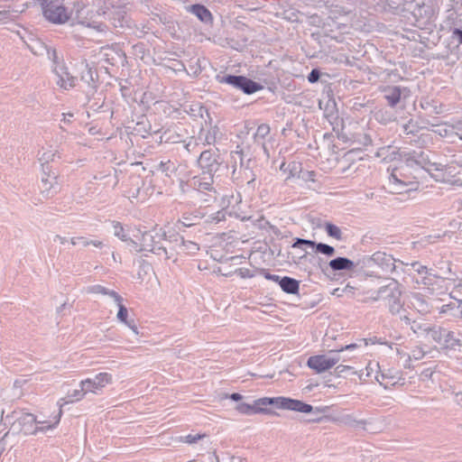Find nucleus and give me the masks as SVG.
<instances>
[{"label": "nucleus", "instance_id": "obj_44", "mask_svg": "<svg viewBox=\"0 0 462 462\" xmlns=\"http://www.w3.org/2000/svg\"><path fill=\"white\" fill-rule=\"evenodd\" d=\"M270 133V127L268 125L263 124L258 126L254 138L256 140L258 139H263L266 135H268Z\"/></svg>", "mask_w": 462, "mask_h": 462}, {"label": "nucleus", "instance_id": "obj_24", "mask_svg": "<svg viewBox=\"0 0 462 462\" xmlns=\"http://www.w3.org/2000/svg\"><path fill=\"white\" fill-rule=\"evenodd\" d=\"M409 337L410 344L411 345L412 342L417 343L419 342L420 345H415L414 346H410L411 347V353L409 354V359L411 360H420L422 359L425 355L429 352L430 347L427 346L428 341L420 342L419 338L414 337L413 340H411V337Z\"/></svg>", "mask_w": 462, "mask_h": 462}, {"label": "nucleus", "instance_id": "obj_30", "mask_svg": "<svg viewBox=\"0 0 462 462\" xmlns=\"http://www.w3.org/2000/svg\"><path fill=\"white\" fill-rule=\"evenodd\" d=\"M26 7H27V5L25 4H23L21 6H19L18 8L13 9L12 11H10V10L0 11V24H4L10 21L14 20V18L17 16V14L23 13Z\"/></svg>", "mask_w": 462, "mask_h": 462}, {"label": "nucleus", "instance_id": "obj_64", "mask_svg": "<svg viewBox=\"0 0 462 462\" xmlns=\"http://www.w3.org/2000/svg\"><path fill=\"white\" fill-rule=\"evenodd\" d=\"M333 294L337 295V297H341L343 294H345V292H342V289L337 288L334 290Z\"/></svg>", "mask_w": 462, "mask_h": 462}, {"label": "nucleus", "instance_id": "obj_52", "mask_svg": "<svg viewBox=\"0 0 462 462\" xmlns=\"http://www.w3.org/2000/svg\"><path fill=\"white\" fill-rule=\"evenodd\" d=\"M69 400H66L65 398H60L58 402H57V408L56 407H51L52 411H61V412L63 413V407L69 403Z\"/></svg>", "mask_w": 462, "mask_h": 462}, {"label": "nucleus", "instance_id": "obj_28", "mask_svg": "<svg viewBox=\"0 0 462 462\" xmlns=\"http://www.w3.org/2000/svg\"><path fill=\"white\" fill-rule=\"evenodd\" d=\"M70 244L74 246H79L82 248L88 247L89 245L97 248H102L104 246V243L101 240L91 239L86 236L72 237L70 239Z\"/></svg>", "mask_w": 462, "mask_h": 462}, {"label": "nucleus", "instance_id": "obj_55", "mask_svg": "<svg viewBox=\"0 0 462 462\" xmlns=\"http://www.w3.org/2000/svg\"><path fill=\"white\" fill-rule=\"evenodd\" d=\"M319 79V72L317 69H312L311 72L308 76V79L311 83L318 81Z\"/></svg>", "mask_w": 462, "mask_h": 462}, {"label": "nucleus", "instance_id": "obj_37", "mask_svg": "<svg viewBox=\"0 0 462 462\" xmlns=\"http://www.w3.org/2000/svg\"><path fill=\"white\" fill-rule=\"evenodd\" d=\"M385 98L390 106L396 105L401 97V90L398 88H389L386 89Z\"/></svg>", "mask_w": 462, "mask_h": 462}, {"label": "nucleus", "instance_id": "obj_59", "mask_svg": "<svg viewBox=\"0 0 462 462\" xmlns=\"http://www.w3.org/2000/svg\"><path fill=\"white\" fill-rule=\"evenodd\" d=\"M265 278L268 279V280H272V281L277 282H279V281L282 279L278 275L270 274V273H266L265 274Z\"/></svg>", "mask_w": 462, "mask_h": 462}, {"label": "nucleus", "instance_id": "obj_4", "mask_svg": "<svg viewBox=\"0 0 462 462\" xmlns=\"http://www.w3.org/2000/svg\"><path fill=\"white\" fill-rule=\"evenodd\" d=\"M253 403L255 414H270L271 411L266 408L269 405H273L281 410L293 411L301 413H310L313 411V407L310 404L283 396L263 397L254 400Z\"/></svg>", "mask_w": 462, "mask_h": 462}, {"label": "nucleus", "instance_id": "obj_19", "mask_svg": "<svg viewBox=\"0 0 462 462\" xmlns=\"http://www.w3.org/2000/svg\"><path fill=\"white\" fill-rule=\"evenodd\" d=\"M302 245L316 247L317 252L326 254L328 256H332L335 254V248L331 245L323 243L316 244L314 241L302 238H297L296 241L293 243L292 247L299 248Z\"/></svg>", "mask_w": 462, "mask_h": 462}, {"label": "nucleus", "instance_id": "obj_31", "mask_svg": "<svg viewBox=\"0 0 462 462\" xmlns=\"http://www.w3.org/2000/svg\"><path fill=\"white\" fill-rule=\"evenodd\" d=\"M279 284L283 291L287 293H297L299 291V282L295 279L283 277L279 281Z\"/></svg>", "mask_w": 462, "mask_h": 462}, {"label": "nucleus", "instance_id": "obj_49", "mask_svg": "<svg viewBox=\"0 0 462 462\" xmlns=\"http://www.w3.org/2000/svg\"><path fill=\"white\" fill-rule=\"evenodd\" d=\"M114 234L116 236L119 237L123 241H127L126 236L125 235L124 228L120 224H116L114 226Z\"/></svg>", "mask_w": 462, "mask_h": 462}, {"label": "nucleus", "instance_id": "obj_54", "mask_svg": "<svg viewBox=\"0 0 462 462\" xmlns=\"http://www.w3.org/2000/svg\"><path fill=\"white\" fill-rule=\"evenodd\" d=\"M201 438H202V436H201V435H199V434H197V435H191V434H189V435H187V436L185 437L184 441H185L186 443L192 444V443L197 442V441H198L199 439H200Z\"/></svg>", "mask_w": 462, "mask_h": 462}, {"label": "nucleus", "instance_id": "obj_14", "mask_svg": "<svg viewBox=\"0 0 462 462\" xmlns=\"http://www.w3.org/2000/svg\"><path fill=\"white\" fill-rule=\"evenodd\" d=\"M219 82L231 85L237 89L243 90L245 94H253L261 88L256 82L243 76H224L219 79Z\"/></svg>", "mask_w": 462, "mask_h": 462}, {"label": "nucleus", "instance_id": "obj_39", "mask_svg": "<svg viewBox=\"0 0 462 462\" xmlns=\"http://www.w3.org/2000/svg\"><path fill=\"white\" fill-rule=\"evenodd\" d=\"M226 212L224 210H219L214 214H210L206 217V223L209 224H217L221 221L226 220Z\"/></svg>", "mask_w": 462, "mask_h": 462}, {"label": "nucleus", "instance_id": "obj_9", "mask_svg": "<svg viewBox=\"0 0 462 462\" xmlns=\"http://www.w3.org/2000/svg\"><path fill=\"white\" fill-rule=\"evenodd\" d=\"M70 12H73V15L71 16L70 20L76 21L78 23L84 24L88 27H93L100 32L105 30L106 26H104L102 23H97L94 20V11L88 5L77 3L74 5V7L70 10Z\"/></svg>", "mask_w": 462, "mask_h": 462}, {"label": "nucleus", "instance_id": "obj_40", "mask_svg": "<svg viewBox=\"0 0 462 462\" xmlns=\"http://www.w3.org/2000/svg\"><path fill=\"white\" fill-rule=\"evenodd\" d=\"M88 391L85 389V386H79V389L73 390L70 393H69V402H77L82 400L86 394H88Z\"/></svg>", "mask_w": 462, "mask_h": 462}, {"label": "nucleus", "instance_id": "obj_62", "mask_svg": "<svg viewBox=\"0 0 462 462\" xmlns=\"http://www.w3.org/2000/svg\"><path fill=\"white\" fill-rule=\"evenodd\" d=\"M54 241L59 242L61 245H64L67 242V238L60 236H56Z\"/></svg>", "mask_w": 462, "mask_h": 462}, {"label": "nucleus", "instance_id": "obj_36", "mask_svg": "<svg viewBox=\"0 0 462 462\" xmlns=\"http://www.w3.org/2000/svg\"><path fill=\"white\" fill-rule=\"evenodd\" d=\"M124 299L120 295V302L116 303L118 307V312L116 314V319L119 322L125 324V326L129 323L130 319H128V310L123 304Z\"/></svg>", "mask_w": 462, "mask_h": 462}, {"label": "nucleus", "instance_id": "obj_18", "mask_svg": "<svg viewBox=\"0 0 462 462\" xmlns=\"http://www.w3.org/2000/svg\"><path fill=\"white\" fill-rule=\"evenodd\" d=\"M391 171V175L389 177V190L391 193H401L402 189V178L403 173L402 172V169L398 166H392L388 169Z\"/></svg>", "mask_w": 462, "mask_h": 462}, {"label": "nucleus", "instance_id": "obj_43", "mask_svg": "<svg viewBox=\"0 0 462 462\" xmlns=\"http://www.w3.org/2000/svg\"><path fill=\"white\" fill-rule=\"evenodd\" d=\"M420 107L425 111V115H431L434 113H438L437 106H434L431 101L428 99H420L419 101Z\"/></svg>", "mask_w": 462, "mask_h": 462}, {"label": "nucleus", "instance_id": "obj_26", "mask_svg": "<svg viewBox=\"0 0 462 462\" xmlns=\"http://www.w3.org/2000/svg\"><path fill=\"white\" fill-rule=\"evenodd\" d=\"M85 291L88 294H102L111 298L115 303L120 302V295L116 291L106 288L101 284L88 286Z\"/></svg>", "mask_w": 462, "mask_h": 462}, {"label": "nucleus", "instance_id": "obj_12", "mask_svg": "<svg viewBox=\"0 0 462 462\" xmlns=\"http://www.w3.org/2000/svg\"><path fill=\"white\" fill-rule=\"evenodd\" d=\"M113 383V375L107 372L97 374L94 377L86 378L79 383V386H85L88 393L99 394L109 384Z\"/></svg>", "mask_w": 462, "mask_h": 462}, {"label": "nucleus", "instance_id": "obj_6", "mask_svg": "<svg viewBox=\"0 0 462 462\" xmlns=\"http://www.w3.org/2000/svg\"><path fill=\"white\" fill-rule=\"evenodd\" d=\"M370 299L387 300L389 310L393 314H399L402 308L400 284L393 279L383 281V284H381L376 291V296H372Z\"/></svg>", "mask_w": 462, "mask_h": 462}, {"label": "nucleus", "instance_id": "obj_25", "mask_svg": "<svg viewBox=\"0 0 462 462\" xmlns=\"http://www.w3.org/2000/svg\"><path fill=\"white\" fill-rule=\"evenodd\" d=\"M409 308L413 309L420 314L430 312V305L420 294L412 293L409 296Z\"/></svg>", "mask_w": 462, "mask_h": 462}, {"label": "nucleus", "instance_id": "obj_46", "mask_svg": "<svg viewBox=\"0 0 462 462\" xmlns=\"http://www.w3.org/2000/svg\"><path fill=\"white\" fill-rule=\"evenodd\" d=\"M376 291H378V288H369L364 291L365 298L363 300V302L369 303V302H374L378 300H373L370 299L372 296H376Z\"/></svg>", "mask_w": 462, "mask_h": 462}, {"label": "nucleus", "instance_id": "obj_56", "mask_svg": "<svg viewBox=\"0 0 462 462\" xmlns=\"http://www.w3.org/2000/svg\"><path fill=\"white\" fill-rule=\"evenodd\" d=\"M237 273H238V274L242 278H251V277H253V273H251V271L249 269H246V268H240L237 271Z\"/></svg>", "mask_w": 462, "mask_h": 462}, {"label": "nucleus", "instance_id": "obj_38", "mask_svg": "<svg viewBox=\"0 0 462 462\" xmlns=\"http://www.w3.org/2000/svg\"><path fill=\"white\" fill-rule=\"evenodd\" d=\"M325 229H326L327 234L329 236H331L337 240L342 239V232L338 226H337L331 223H327L325 226Z\"/></svg>", "mask_w": 462, "mask_h": 462}, {"label": "nucleus", "instance_id": "obj_42", "mask_svg": "<svg viewBox=\"0 0 462 462\" xmlns=\"http://www.w3.org/2000/svg\"><path fill=\"white\" fill-rule=\"evenodd\" d=\"M288 168H289V170H288L289 174L286 177V180L294 178L296 176L299 178V175H300L302 172L300 163L296 162H292L289 163Z\"/></svg>", "mask_w": 462, "mask_h": 462}, {"label": "nucleus", "instance_id": "obj_34", "mask_svg": "<svg viewBox=\"0 0 462 462\" xmlns=\"http://www.w3.org/2000/svg\"><path fill=\"white\" fill-rule=\"evenodd\" d=\"M204 217L206 216L204 214H201L200 212H196L192 214L185 213L182 215L181 218L180 219V222L184 226H191L196 225Z\"/></svg>", "mask_w": 462, "mask_h": 462}, {"label": "nucleus", "instance_id": "obj_32", "mask_svg": "<svg viewBox=\"0 0 462 462\" xmlns=\"http://www.w3.org/2000/svg\"><path fill=\"white\" fill-rule=\"evenodd\" d=\"M337 421L342 425L354 428L363 426L365 423V420H358L354 413L342 414Z\"/></svg>", "mask_w": 462, "mask_h": 462}, {"label": "nucleus", "instance_id": "obj_60", "mask_svg": "<svg viewBox=\"0 0 462 462\" xmlns=\"http://www.w3.org/2000/svg\"><path fill=\"white\" fill-rule=\"evenodd\" d=\"M68 306L69 304L67 302L62 303L60 306L57 308L56 312L58 314H61Z\"/></svg>", "mask_w": 462, "mask_h": 462}, {"label": "nucleus", "instance_id": "obj_22", "mask_svg": "<svg viewBox=\"0 0 462 462\" xmlns=\"http://www.w3.org/2000/svg\"><path fill=\"white\" fill-rule=\"evenodd\" d=\"M199 164L206 172H214L218 168V162L210 151H204L200 153Z\"/></svg>", "mask_w": 462, "mask_h": 462}, {"label": "nucleus", "instance_id": "obj_41", "mask_svg": "<svg viewBox=\"0 0 462 462\" xmlns=\"http://www.w3.org/2000/svg\"><path fill=\"white\" fill-rule=\"evenodd\" d=\"M236 410L244 415H253L255 414V410L254 408V403H246V402H240L236 406Z\"/></svg>", "mask_w": 462, "mask_h": 462}, {"label": "nucleus", "instance_id": "obj_13", "mask_svg": "<svg viewBox=\"0 0 462 462\" xmlns=\"http://www.w3.org/2000/svg\"><path fill=\"white\" fill-rule=\"evenodd\" d=\"M12 429L14 431L23 432L25 435H34L40 432L36 423V416L29 412L20 413L12 424Z\"/></svg>", "mask_w": 462, "mask_h": 462}, {"label": "nucleus", "instance_id": "obj_10", "mask_svg": "<svg viewBox=\"0 0 462 462\" xmlns=\"http://www.w3.org/2000/svg\"><path fill=\"white\" fill-rule=\"evenodd\" d=\"M39 189L43 199L53 198L60 189L58 173L55 171H41Z\"/></svg>", "mask_w": 462, "mask_h": 462}, {"label": "nucleus", "instance_id": "obj_33", "mask_svg": "<svg viewBox=\"0 0 462 462\" xmlns=\"http://www.w3.org/2000/svg\"><path fill=\"white\" fill-rule=\"evenodd\" d=\"M460 303H462V300L459 301L458 304L455 302H450L448 304L443 305L440 308V313L442 314H450L454 318H462V309L460 308Z\"/></svg>", "mask_w": 462, "mask_h": 462}, {"label": "nucleus", "instance_id": "obj_1", "mask_svg": "<svg viewBox=\"0 0 462 462\" xmlns=\"http://www.w3.org/2000/svg\"><path fill=\"white\" fill-rule=\"evenodd\" d=\"M432 136L426 125L414 129L412 120L406 124V195L420 189V180L430 175L436 181L462 186V152L453 154L446 164L431 162L426 147Z\"/></svg>", "mask_w": 462, "mask_h": 462}, {"label": "nucleus", "instance_id": "obj_23", "mask_svg": "<svg viewBox=\"0 0 462 462\" xmlns=\"http://www.w3.org/2000/svg\"><path fill=\"white\" fill-rule=\"evenodd\" d=\"M199 249V245L192 241H184L183 238H180L176 240L174 245H169V252L173 254V251H176L178 254H191L197 252Z\"/></svg>", "mask_w": 462, "mask_h": 462}, {"label": "nucleus", "instance_id": "obj_3", "mask_svg": "<svg viewBox=\"0 0 462 462\" xmlns=\"http://www.w3.org/2000/svg\"><path fill=\"white\" fill-rule=\"evenodd\" d=\"M171 242L165 239V232L162 228H154L142 235L141 242L130 239L128 246L135 252H152L158 255H162L166 259L173 257V254L169 252Z\"/></svg>", "mask_w": 462, "mask_h": 462}, {"label": "nucleus", "instance_id": "obj_47", "mask_svg": "<svg viewBox=\"0 0 462 462\" xmlns=\"http://www.w3.org/2000/svg\"><path fill=\"white\" fill-rule=\"evenodd\" d=\"M455 135H457V141H462V118L453 122Z\"/></svg>", "mask_w": 462, "mask_h": 462}, {"label": "nucleus", "instance_id": "obj_8", "mask_svg": "<svg viewBox=\"0 0 462 462\" xmlns=\"http://www.w3.org/2000/svg\"><path fill=\"white\" fill-rule=\"evenodd\" d=\"M353 347H355V345H348L345 349ZM343 350L344 348H341L340 350H330L324 355L312 356L308 359L307 365L310 368L315 370L319 374L324 373L332 368L341 360L340 352Z\"/></svg>", "mask_w": 462, "mask_h": 462}, {"label": "nucleus", "instance_id": "obj_2", "mask_svg": "<svg viewBox=\"0 0 462 462\" xmlns=\"http://www.w3.org/2000/svg\"><path fill=\"white\" fill-rule=\"evenodd\" d=\"M412 333H408L411 340L414 337L423 341H434L445 349L457 350L462 346V332L449 330L439 326H430L424 320H416L411 324Z\"/></svg>", "mask_w": 462, "mask_h": 462}, {"label": "nucleus", "instance_id": "obj_63", "mask_svg": "<svg viewBox=\"0 0 462 462\" xmlns=\"http://www.w3.org/2000/svg\"><path fill=\"white\" fill-rule=\"evenodd\" d=\"M230 399L233 400V401H236L237 402V401H240L242 399V395L239 394V393H232L230 395Z\"/></svg>", "mask_w": 462, "mask_h": 462}, {"label": "nucleus", "instance_id": "obj_45", "mask_svg": "<svg viewBox=\"0 0 462 462\" xmlns=\"http://www.w3.org/2000/svg\"><path fill=\"white\" fill-rule=\"evenodd\" d=\"M218 462H243V458L231 455L229 453H224L217 457Z\"/></svg>", "mask_w": 462, "mask_h": 462}, {"label": "nucleus", "instance_id": "obj_48", "mask_svg": "<svg viewBox=\"0 0 462 462\" xmlns=\"http://www.w3.org/2000/svg\"><path fill=\"white\" fill-rule=\"evenodd\" d=\"M174 168V163H172L171 161L161 162V163L159 164V170L166 174H168L169 171H172Z\"/></svg>", "mask_w": 462, "mask_h": 462}, {"label": "nucleus", "instance_id": "obj_5", "mask_svg": "<svg viewBox=\"0 0 462 462\" xmlns=\"http://www.w3.org/2000/svg\"><path fill=\"white\" fill-rule=\"evenodd\" d=\"M448 281L445 278L430 273L427 266L419 262H406V284L410 282L415 285L422 284L428 289L434 284H438L442 288V284L447 283Z\"/></svg>", "mask_w": 462, "mask_h": 462}, {"label": "nucleus", "instance_id": "obj_35", "mask_svg": "<svg viewBox=\"0 0 462 462\" xmlns=\"http://www.w3.org/2000/svg\"><path fill=\"white\" fill-rule=\"evenodd\" d=\"M191 10L192 13L202 22H208L211 19L210 12L203 5H192Z\"/></svg>", "mask_w": 462, "mask_h": 462}, {"label": "nucleus", "instance_id": "obj_51", "mask_svg": "<svg viewBox=\"0 0 462 462\" xmlns=\"http://www.w3.org/2000/svg\"><path fill=\"white\" fill-rule=\"evenodd\" d=\"M126 327L129 328L132 330L133 334L136 337L141 336V332L139 331V328L136 326V324H135L134 319H130V321H129V323H127Z\"/></svg>", "mask_w": 462, "mask_h": 462}, {"label": "nucleus", "instance_id": "obj_50", "mask_svg": "<svg viewBox=\"0 0 462 462\" xmlns=\"http://www.w3.org/2000/svg\"><path fill=\"white\" fill-rule=\"evenodd\" d=\"M315 173L314 171H302L299 178L302 179L305 181H315Z\"/></svg>", "mask_w": 462, "mask_h": 462}, {"label": "nucleus", "instance_id": "obj_21", "mask_svg": "<svg viewBox=\"0 0 462 462\" xmlns=\"http://www.w3.org/2000/svg\"><path fill=\"white\" fill-rule=\"evenodd\" d=\"M213 183L212 172L203 171L201 175L192 179L191 186L198 191L211 190Z\"/></svg>", "mask_w": 462, "mask_h": 462}, {"label": "nucleus", "instance_id": "obj_57", "mask_svg": "<svg viewBox=\"0 0 462 462\" xmlns=\"http://www.w3.org/2000/svg\"><path fill=\"white\" fill-rule=\"evenodd\" d=\"M454 36L457 38L459 43L462 44V30L461 29H455L453 32Z\"/></svg>", "mask_w": 462, "mask_h": 462}, {"label": "nucleus", "instance_id": "obj_29", "mask_svg": "<svg viewBox=\"0 0 462 462\" xmlns=\"http://www.w3.org/2000/svg\"><path fill=\"white\" fill-rule=\"evenodd\" d=\"M328 265L333 271H351L356 267L354 262L346 257H337L333 259L328 263Z\"/></svg>", "mask_w": 462, "mask_h": 462}, {"label": "nucleus", "instance_id": "obj_58", "mask_svg": "<svg viewBox=\"0 0 462 462\" xmlns=\"http://www.w3.org/2000/svg\"><path fill=\"white\" fill-rule=\"evenodd\" d=\"M354 290H355L354 287L347 284L345 288L342 289V292H345V294L353 296Z\"/></svg>", "mask_w": 462, "mask_h": 462}, {"label": "nucleus", "instance_id": "obj_15", "mask_svg": "<svg viewBox=\"0 0 462 462\" xmlns=\"http://www.w3.org/2000/svg\"><path fill=\"white\" fill-rule=\"evenodd\" d=\"M60 158L59 150L53 145L47 144L42 146L37 152V161L41 171H54L51 163Z\"/></svg>", "mask_w": 462, "mask_h": 462}, {"label": "nucleus", "instance_id": "obj_7", "mask_svg": "<svg viewBox=\"0 0 462 462\" xmlns=\"http://www.w3.org/2000/svg\"><path fill=\"white\" fill-rule=\"evenodd\" d=\"M42 8L45 19L55 24H63L73 15L62 0H43Z\"/></svg>", "mask_w": 462, "mask_h": 462}, {"label": "nucleus", "instance_id": "obj_53", "mask_svg": "<svg viewBox=\"0 0 462 462\" xmlns=\"http://www.w3.org/2000/svg\"><path fill=\"white\" fill-rule=\"evenodd\" d=\"M85 69L87 70V76L85 75H82L81 79L83 80H86L88 84L90 83V81H93L94 79H93V73H92V70L90 68H88V64H85Z\"/></svg>", "mask_w": 462, "mask_h": 462}, {"label": "nucleus", "instance_id": "obj_61", "mask_svg": "<svg viewBox=\"0 0 462 462\" xmlns=\"http://www.w3.org/2000/svg\"><path fill=\"white\" fill-rule=\"evenodd\" d=\"M349 369H351L350 366H348V365H337V368H336V370L338 373H342V372H344L346 370H349Z\"/></svg>", "mask_w": 462, "mask_h": 462}, {"label": "nucleus", "instance_id": "obj_27", "mask_svg": "<svg viewBox=\"0 0 462 462\" xmlns=\"http://www.w3.org/2000/svg\"><path fill=\"white\" fill-rule=\"evenodd\" d=\"M371 261L378 264L383 271H388L393 265L392 256L381 252L374 253L371 257Z\"/></svg>", "mask_w": 462, "mask_h": 462}, {"label": "nucleus", "instance_id": "obj_20", "mask_svg": "<svg viewBox=\"0 0 462 462\" xmlns=\"http://www.w3.org/2000/svg\"><path fill=\"white\" fill-rule=\"evenodd\" d=\"M434 127L432 132L442 138H446L451 143H457V135H455L453 123H441L439 125H432Z\"/></svg>", "mask_w": 462, "mask_h": 462}, {"label": "nucleus", "instance_id": "obj_16", "mask_svg": "<svg viewBox=\"0 0 462 462\" xmlns=\"http://www.w3.org/2000/svg\"><path fill=\"white\" fill-rule=\"evenodd\" d=\"M57 77L56 84L64 90H69L75 87L77 79L72 76L68 68L63 65H57L54 69Z\"/></svg>", "mask_w": 462, "mask_h": 462}, {"label": "nucleus", "instance_id": "obj_11", "mask_svg": "<svg viewBox=\"0 0 462 462\" xmlns=\"http://www.w3.org/2000/svg\"><path fill=\"white\" fill-rule=\"evenodd\" d=\"M61 417V411H52L51 407L42 409L36 416V423L40 432L46 433L56 429Z\"/></svg>", "mask_w": 462, "mask_h": 462}, {"label": "nucleus", "instance_id": "obj_17", "mask_svg": "<svg viewBox=\"0 0 462 462\" xmlns=\"http://www.w3.org/2000/svg\"><path fill=\"white\" fill-rule=\"evenodd\" d=\"M27 46L34 55H47L48 58L53 61L57 59L56 51L50 50L47 45L40 40H32L31 42L27 43Z\"/></svg>", "mask_w": 462, "mask_h": 462}]
</instances>
